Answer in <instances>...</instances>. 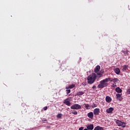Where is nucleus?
Wrapping results in <instances>:
<instances>
[{"label": "nucleus", "mask_w": 130, "mask_h": 130, "mask_svg": "<svg viewBox=\"0 0 130 130\" xmlns=\"http://www.w3.org/2000/svg\"><path fill=\"white\" fill-rule=\"evenodd\" d=\"M106 101L108 103H110V102H111V101H112V99H111V98L110 96H107L106 97Z\"/></svg>", "instance_id": "nucleus-10"}, {"label": "nucleus", "mask_w": 130, "mask_h": 130, "mask_svg": "<svg viewBox=\"0 0 130 130\" xmlns=\"http://www.w3.org/2000/svg\"><path fill=\"white\" fill-rule=\"evenodd\" d=\"M66 92L67 94H69V93H71V90L70 89H67Z\"/></svg>", "instance_id": "nucleus-23"}, {"label": "nucleus", "mask_w": 130, "mask_h": 130, "mask_svg": "<svg viewBox=\"0 0 130 130\" xmlns=\"http://www.w3.org/2000/svg\"><path fill=\"white\" fill-rule=\"evenodd\" d=\"M84 129V127H80L79 128V130H83Z\"/></svg>", "instance_id": "nucleus-30"}, {"label": "nucleus", "mask_w": 130, "mask_h": 130, "mask_svg": "<svg viewBox=\"0 0 130 130\" xmlns=\"http://www.w3.org/2000/svg\"><path fill=\"white\" fill-rule=\"evenodd\" d=\"M100 71V66H97L94 69V73H95L98 76H101V73L99 72Z\"/></svg>", "instance_id": "nucleus-5"}, {"label": "nucleus", "mask_w": 130, "mask_h": 130, "mask_svg": "<svg viewBox=\"0 0 130 130\" xmlns=\"http://www.w3.org/2000/svg\"><path fill=\"white\" fill-rule=\"evenodd\" d=\"M92 89H93V90H96V85H93L92 87Z\"/></svg>", "instance_id": "nucleus-25"}, {"label": "nucleus", "mask_w": 130, "mask_h": 130, "mask_svg": "<svg viewBox=\"0 0 130 130\" xmlns=\"http://www.w3.org/2000/svg\"><path fill=\"white\" fill-rule=\"evenodd\" d=\"M113 110H114V109L112 107H111L106 110V112L107 113H111Z\"/></svg>", "instance_id": "nucleus-12"}, {"label": "nucleus", "mask_w": 130, "mask_h": 130, "mask_svg": "<svg viewBox=\"0 0 130 130\" xmlns=\"http://www.w3.org/2000/svg\"><path fill=\"white\" fill-rule=\"evenodd\" d=\"M70 99L67 98L63 100V104L66 105H67V106H71V102H70Z\"/></svg>", "instance_id": "nucleus-6"}, {"label": "nucleus", "mask_w": 130, "mask_h": 130, "mask_svg": "<svg viewBox=\"0 0 130 130\" xmlns=\"http://www.w3.org/2000/svg\"><path fill=\"white\" fill-rule=\"evenodd\" d=\"M82 86H87V84L86 83V82H83L82 83Z\"/></svg>", "instance_id": "nucleus-27"}, {"label": "nucleus", "mask_w": 130, "mask_h": 130, "mask_svg": "<svg viewBox=\"0 0 130 130\" xmlns=\"http://www.w3.org/2000/svg\"><path fill=\"white\" fill-rule=\"evenodd\" d=\"M71 112L72 114H74L75 115H77V114H78V112L75 110H71Z\"/></svg>", "instance_id": "nucleus-19"}, {"label": "nucleus", "mask_w": 130, "mask_h": 130, "mask_svg": "<svg viewBox=\"0 0 130 130\" xmlns=\"http://www.w3.org/2000/svg\"><path fill=\"white\" fill-rule=\"evenodd\" d=\"M122 71L123 72H125L126 71H127V69H128V65H124L122 66Z\"/></svg>", "instance_id": "nucleus-14"}, {"label": "nucleus", "mask_w": 130, "mask_h": 130, "mask_svg": "<svg viewBox=\"0 0 130 130\" xmlns=\"http://www.w3.org/2000/svg\"><path fill=\"white\" fill-rule=\"evenodd\" d=\"M86 127L87 129L92 130L94 129V125L93 124H90Z\"/></svg>", "instance_id": "nucleus-11"}, {"label": "nucleus", "mask_w": 130, "mask_h": 130, "mask_svg": "<svg viewBox=\"0 0 130 130\" xmlns=\"http://www.w3.org/2000/svg\"><path fill=\"white\" fill-rule=\"evenodd\" d=\"M115 87H116V85H115L114 84H112L111 85L112 88H115Z\"/></svg>", "instance_id": "nucleus-26"}, {"label": "nucleus", "mask_w": 130, "mask_h": 130, "mask_svg": "<svg viewBox=\"0 0 130 130\" xmlns=\"http://www.w3.org/2000/svg\"><path fill=\"white\" fill-rule=\"evenodd\" d=\"M122 52L124 53L125 55H128V50H123Z\"/></svg>", "instance_id": "nucleus-22"}, {"label": "nucleus", "mask_w": 130, "mask_h": 130, "mask_svg": "<svg viewBox=\"0 0 130 130\" xmlns=\"http://www.w3.org/2000/svg\"><path fill=\"white\" fill-rule=\"evenodd\" d=\"M84 105L85 106V108L87 110L90 109V105L88 104H84Z\"/></svg>", "instance_id": "nucleus-20"}, {"label": "nucleus", "mask_w": 130, "mask_h": 130, "mask_svg": "<svg viewBox=\"0 0 130 130\" xmlns=\"http://www.w3.org/2000/svg\"><path fill=\"white\" fill-rule=\"evenodd\" d=\"M121 95H122V94L117 93L116 94L117 100H118L119 101H122V99H123V98H122Z\"/></svg>", "instance_id": "nucleus-8"}, {"label": "nucleus", "mask_w": 130, "mask_h": 130, "mask_svg": "<svg viewBox=\"0 0 130 130\" xmlns=\"http://www.w3.org/2000/svg\"><path fill=\"white\" fill-rule=\"evenodd\" d=\"M114 71L116 75H119V74L120 73V70L118 68H116L114 70Z\"/></svg>", "instance_id": "nucleus-13"}, {"label": "nucleus", "mask_w": 130, "mask_h": 130, "mask_svg": "<svg viewBox=\"0 0 130 130\" xmlns=\"http://www.w3.org/2000/svg\"><path fill=\"white\" fill-rule=\"evenodd\" d=\"M87 116L89 118H90V119H93V117H94V114H93V112H90L87 114Z\"/></svg>", "instance_id": "nucleus-9"}, {"label": "nucleus", "mask_w": 130, "mask_h": 130, "mask_svg": "<svg viewBox=\"0 0 130 130\" xmlns=\"http://www.w3.org/2000/svg\"><path fill=\"white\" fill-rule=\"evenodd\" d=\"M73 88H75V84H72L71 85H69V86L66 87V89H73Z\"/></svg>", "instance_id": "nucleus-18"}, {"label": "nucleus", "mask_w": 130, "mask_h": 130, "mask_svg": "<svg viewBox=\"0 0 130 130\" xmlns=\"http://www.w3.org/2000/svg\"><path fill=\"white\" fill-rule=\"evenodd\" d=\"M97 105L96 104H93V105H92V108H95V107H97Z\"/></svg>", "instance_id": "nucleus-24"}, {"label": "nucleus", "mask_w": 130, "mask_h": 130, "mask_svg": "<svg viewBox=\"0 0 130 130\" xmlns=\"http://www.w3.org/2000/svg\"><path fill=\"white\" fill-rule=\"evenodd\" d=\"M115 91L118 93H121L122 92V90L120 89V87H117V88H116Z\"/></svg>", "instance_id": "nucleus-15"}, {"label": "nucleus", "mask_w": 130, "mask_h": 130, "mask_svg": "<svg viewBox=\"0 0 130 130\" xmlns=\"http://www.w3.org/2000/svg\"><path fill=\"white\" fill-rule=\"evenodd\" d=\"M81 108L82 107L81 106V105L77 104H74L71 107V109H76L77 110H78V109H81Z\"/></svg>", "instance_id": "nucleus-4"}, {"label": "nucleus", "mask_w": 130, "mask_h": 130, "mask_svg": "<svg viewBox=\"0 0 130 130\" xmlns=\"http://www.w3.org/2000/svg\"><path fill=\"white\" fill-rule=\"evenodd\" d=\"M96 78H97L96 74L92 73L87 78L88 84H89V85H92V84L95 83V81H96Z\"/></svg>", "instance_id": "nucleus-2"}, {"label": "nucleus", "mask_w": 130, "mask_h": 130, "mask_svg": "<svg viewBox=\"0 0 130 130\" xmlns=\"http://www.w3.org/2000/svg\"><path fill=\"white\" fill-rule=\"evenodd\" d=\"M113 82V83H118V82L119 81V80L118 78H106L105 79H104L102 81H100V84L98 85V88L99 89H103V88H105V87H107V83L108 82Z\"/></svg>", "instance_id": "nucleus-1"}, {"label": "nucleus", "mask_w": 130, "mask_h": 130, "mask_svg": "<svg viewBox=\"0 0 130 130\" xmlns=\"http://www.w3.org/2000/svg\"><path fill=\"white\" fill-rule=\"evenodd\" d=\"M83 94H85V92L79 91L76 93L77 96H82Z\"/></svg>", "instance_id": "nucleus-16"}, {"label": "nucleus", "mask_w": 130, "mask_h": 130, "mask_svg": "<svg viewBox=\"0 0 130 130\" xmlns=\"http://www.w3.org/2000/svg\"><path fill=\"white\" fill-rule=\"evenodd\" d=\"M127 94H130V88L127 89Z\"/></svg>", "instance_id": "nucleus-29"}, {"label": "nucleus", "mask_w": 130, "mask_h": 130, "mask_svg": "<svg viewBox=\"0 0 130 130\" xmlns=\"http://www.w3.org/2000/svg\"><path fill=\"white\" fill-rule=\"evenodd\" d=\"M47 108H48L47 106L44 107L43 108V110H45V111L47 110Z\"/></svg>", "instance_id": "nucleus-28"}, {"label": "nucleus", "mask_w": 130, "mask_h": 130, "mask_svg": "<svg viewBox=\"0 0 130 130\" xmlns=\"http://www.w3.org/2000/svg\"><path fill=\"white\" fill-rule=\"evenodd\" d=\"M99 78H101V76H100Z\"/></svg>", "instance_id": "nucleus-31"}, {"label": "nucleus", "mask_w": 130, "mask_h": 130, "mask_svg": "<svg viewBox=\"0 0 130 130\" xmlns=\"http://www.w3.org/2000/svg\"><path fill=\"white\" fill-rule=\"evenodd\" d=\"M62 116V114L59 113L56 115L57 118H61V117Z\"/></svg>", "instance_id": "nucleus-21"}, {"label": "nucleus", "mask_w": 130, "mask_h": 130, "mask_svg": "<svg viewBox=\"0 0 130 130\" xmlns=\"http://www.w3.org/2000/svg\"><path fill=\"white\" fill-rule=\"evenodd\" d=\"M115 123L117 124L118 126H121V127H125L126 124L119 120H115Z\"/></svg>", "instance_id": "nucleus-3"}, {"label": "nucleus", "mask_w": 130, "mask_h": 130, "mask_svg": "<svg viewBox=\"0 0 130 130\" xmlns=\"http://www.w3.org/2000/svg\"><path fill=\"white\" fill-rule=\"evenodd\" d=\"M99 113H100V109L95 108L93 110V114L94 115H99Z\"/></svg>", "instance_id": "nucleus-7"}, {"label": "nucleus", "mask_w": 130, "mask_h": 130, "mask_svg": "<svg viewBox=\"0 0 130 130\" xmlns=\"http://www.w3.org/2000/svg\"><path fill=\"white\" fill-rule=\"evenodd\" d=\"M94 130H103V127H101L100 126H96Z\"/></svg>", "instance_id": "nucleus-17"}]
</instances>
